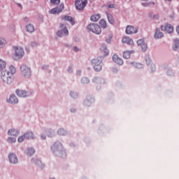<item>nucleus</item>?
<instances>
[{"instance_id":"obj_1","label":"nucleus","mask_w":179,"mask_h":179,"mask_svg":"<svg viewBox=\"0 0 179 179\" xmlns=\"http://www.w3.org/2000/svg\"><path fill=\"white\" fill-rule=\"evenodd\" d=\"M51 149L55 156L62 157V159H65V157H66V152H65L64 146L62 145V143H61V142H55L52 146Z\"/></svg>"},{"instance_id":"obj_2","label":"nucleus","mask_w":179,"mask_h":179,"mask_svg":"<svg viewBox=\"0 0 179 179\" xmlns=\"http://www.w3.org/2000/svg\"><path fill=\"white\" fill-rule=\"evenodd\" d=\"M12 76V73L8 70H4L1 73V80L6 85H10L13 82V78Z\"/></svg>"},{"instance_id":"obj_3","label":"nucleus","mask_w":179,"mask_h":179,"mask_svg":"<svg viewBox=\"0 0 179 179\" xmlns=\"http://www.w3.org/2000/svg\"><path fill=\"white\" fill-rule=\"evenodd\" d=\"M92 65L94 66V69L96 72H100L103 66V61L101 58L97 57L92 60Z\"/></svg>"},{"instance_id":"obj_4","label":"nucleus","mask_w":179,"mask_h":179,"mask_svg":"<svg viewBox=\"0 0 179 179\" xmlns=\"http://www.w3.org/2000/svg\"><path fill=\"white\" fill-rule=\"evenodd\" d=\"M87 29L89 31H92L94 34H101V28L99 24L96 23H91L88 24Z\"/></svg>"},{"instance_id":"obj_5","label":"nucleus","mask_w":179,"mask_h":179,"mask_svg":"<svg viewBox=\"0 0 179 179\" xmlns=\"http://www.w3.org/2000/svg\"><path fill=\"white\" fill-rule=\"evenodd\" d=\"M15 50V55L13 56V59L15 61H19L20 58H23V56L24 55V50L22 48H17L16 46L13 47Z\"/></svg>"},{"instance_id":"obj_6","label":"nucleus","mask_w":179,"mask_h":179,"mask_svg":"<svg viewBox=\"0 0 179 179\" xmlns=\"http://www.w3.org/2000/svg\"><path fill=\"white\" fill-rule=\"evenodd\" d=\"M20 71L24 78H29L31 76V70L26 64H22L20 66Z\"/></svg>"},{"instance_id":"obj_7","label":"nucleus","mask_w":179,"mask_h":179,"mask_svg":"<svg viewBox=\"0 0 179 179\" xmlns=\"http://www.w3.org/2000/svg\"><path fill=\"white\" fill-rule=\"evenodd\" d=\"M59 27L60 30L57 31V37H64V36H68V34H69V31H68V28H66V26L64 24L60 23Z\"/></svg>"},{"instance_id":"obj_8","label":"nucleus","mask_w":179,"mask_h":179,"mask_svg":"<svg viewBox=\"0 0 179 179\" xmlns=\"http://www.w3.org/2000/svg\"><path fill=\"white\" fill-rule=\"evenodd\" d=\"M87 4V0H76L75 5L78 10H83Z\"/></svg>"},{"instance_id":"obj_9","label":"nucleus","mask_w":179,"mask_h":179,"mask_svg":"<svg viewBox=\"0 0 179 179\" xmlns=\"http://www.w3.org/2000/svg\"><path fill=\"white\" fill-rule=\"evenodd\" d=\"M64 8H65V6H64V3H62L57 8H54L51 10H50L49 13H50V15H57V13H61V12L64 10Z\"/></svg>"},{"instance_id":"obj_10","label":"nucleus","mask_w":179,"mask_h":179,"mask_svg":"<svg viewBox=\"0 0 179 179\" xmlns=\"http://www.w3.org/2000/svg\"><path fill=\"white\" fill-rule=\"evenodd\" d=\"M161 29L162 30V31H166V33H168L169 34H171V33L174 31V27H173L172 25L170 24L162 25Z\"/></svg>"},{"instance_id":"obj_11","label":"nucleus","mask_w":179,"mask_h":179,"mask_svg":"<svg viewBox=\"0 0 179 179\" xmlns=\"http://www.w3.org/2000/svg\"><path fill=\"white\" fill-rule=\"evenodd\" d=\"M94 101V98L91 95H87L85 100H84V106L86 107H90L92 103Z\"/></svg>"},{"instance_id":"obj_12","label":"nucleus","mask_w":179,"mask_h":179,"mask_svg":"<svg viewBox=\"0 0 179 179\" xmlns=\"http://www.w3.org/2000/svg\"><path fill=\"white\" fill-rule=\"evenodd\" d=\"M136 33H138V29L132 27L131 25H128L126 27V34H136Z\"/></svg>"},{"instance_id":"obj_13","label":"nucleus","mask_w":179,"mask_h":179,"mask_svg":"<svg viewBox=\"0 0 179 179\" xmlns=\"http://www.w3.org/2000/svg\"><path fill=\"white\" fill-rule=\"evenodd\" d=\"M7 103H9L10 104H17V103H19V100L15 95L11 94L9 99H7Z\"/></svg>"},{"instance_id":"obj_14","label":"nucleus","mask_w":179,"mask_h":179,"mask_svg":"<svg viewBox=\"0 0 179 179\" xmlns=\"http://www.w3.org/2000/svg\"><path fill=\"white\" fill-rule=\"evenodd\" d=\"M8 159H9L10 163H12L13 164H17V162H18L17 157L14 153L9 154Z\"/></svg>"},{"instance_id":"obj_15","label":"nucleus","mask_w":179,"mask_h":179,"mask_svg":"<svg viewBox=\"0 0 179 179\" xmlns=\"http://www.w3.org/2000/svg\"><path fill=\"white\" fill-rule=\"evenodd\" d=\"M15 93L18 97H27V91L22 90H17Z\"/></svg>"},{"instance_id":"obj_16","label":"nucleus","mask_w":179,"mask_h":179,"mask_svg":"<svg viewBox=\"0 0 179 179\" xmlns=\"http://www.w3.org/2000/svg\"><path fill=\"white\" fill-rule=\"evenodd\" d=\"M62 20H64L66 22H71V24H75V20L71 16L68 15H62L61 17Z\"/></svg>"},{"instance_id":"obj_17","label":"nucleus","mask_w":179,"mask_h":179,"mask_svg":"<svg viewBox=\"0 0 179 179\" xmlns=\"http://www.w3.org/2000/svg\"><path fill=\"white\" fill-rule=\"evenodd\" d=\"M112 59L115 64H117V65H122L124 64V61H122L121 58L118 57V55H114Z\"/></svg>"},{"instance_id":"obj_18","label":"nucleus","mask_w":179,"mask_h":179,"mask_svg":"<svg viewBox=\"0 0 179 179\" xmlns=\"http://www.w3.org/2000/svg\"><path fill=\"white\" fill-rule=\"evenodd\" d=\"M94 83H96L97 85H104L106 83V81L104 79L100 78V77H95L93 78Z\"/></svg>"},{"instance_id":"obj_19","label":"nucleus","mask_w":179,"mask_h":179,"mask_svg":"<svg viewBox=\"0 0 179 179\" xmlns=\"http://www.w3.org/2000/svg\"><path fill=\"white\" fill-rule=\"evenodd\" d=\"M164 34L160 31V29L157 28L155 31V38H156V40H158L159 38H162V37H164Z\"/></svg>"},{"instance_id":"obj_20","label":"nucleus","mask_w":179,"mask_h":179,"mask_svg":"<svg viewBox=\"0 0 179 179\" xmlns=\"http://www.w3.org/2000/svg\"><path fill=\"white\" fill-rule=\"evenodd\" d=\"M122 43H123V44L126 43L129 44V45H132V44H134V41L132 40V38L126 36L122 40Z\"/></svg>"},{"instance_id":"obj_21","label":"nucleus","mask_w":179,"mask_h":179,"mask_svg":"<svg viewBox=\"0 0 179 179\" xmlns=\"http://www.w3.org/2000/svg\"><path fill=\"white\" fill-rule=\"evenodd\" d=\"M8 134L12 136H17L19 135V131H17L15 129H11L8 130Z\"/></svg>"},{"instance_id":"obj_22","label":"nucleus","mask_w":179,"mask_h":179,"mask_svg":"<svg viewBox=\"0 0 179 179\" xmlns=\"http://www.w3.org/2000/svg\"><path fill=\"white\" fill-rule=\"evenodd\" d=\"M100 50H101V51L104 52L105 55H108L109 51H108V49L107 48V45L106 44L101 45Z\"/></svg>"},{"instance_id":"obj_23","label":"nucleus","mask_w":179,"mask_h":179,"mask_svg":"<svg viewBox=\"0 0 179 179\" xmlns=\"http://www.w3.org/2000/svg\"><path fill=\"white\" fill-rule=\"evenodd\" d=\"M57 134H59L60 136H65V135H68V131L64 129H59L57 130Z\"/></svg>"},{"instance_id":"obj_24","label":"nucleus","mask_w":179,"mask_h":179,"mask_svg":"<svg viewBox=\"0 0 179 179\" xmlns=\"http://www.w3.org/2000/svg\"><path fill=\"white\" fill-rule=\"evenodd\" d=\"M26 29L29 33H34V26L33 24L27 25Z\"/></svg>"},{"instance_id":"obj_25","label":"nucleus","mask_w":179,"mask_h":179,"mask_svg":"<svg viewBox=\"0 0 179 179\" xmlns=\"http://www.w3.org/2000/svg\"><path fill=\"white\" fill-rule=\"evenodd\" d=\"M174 43H175V44L173 46V50L174 51H178L179 50V40L175 39Z\"/></svg>"},{"instance_id":"obj_26","label":"nucleus","mask_w":179,"mask_h":179,"mask_svg":"<svg viewBox=\"0 0 179 179\" xmlns=\"http://www.w3.org/2000/svg\"><path fill=\"white\" fill-rule=\"evenodd\" d=\"M24 136L26 139H34V135L32 132H27L25 134H24Z\"/></svg>"},{"instance_id":"obj_27","label":"nucleus","mask_w":179,"mask_h":179,"mask_svg":"<svg viewBox=\"0 0 179 179\" xmlns=\"http://www.w3.org/2000/svg\"><path fill=\"white\" fill-rule=\"evenodd\" d=\"M6 68V62L3 59H0V72L1 71H3Z\"/></svg>"},{"instance_id":"obj_28","label":"nucleus","mask_w":179,"mask_h":179,"mask_svg":"<svg viewBox=\"0 0 179 179\" xmlns=\"http://www.w3.org/2000/svg\"><path fill=\"white\" fill-rule=\"evenodd\" d=\"M131 65H134L135 68H137L138 69H142L143 68V64L141 63H135L134 62H131Z\"/></svg>"},{"instance_id":"obj_29","label":"nucleus","mask_w":179,"mask_h":179,"mask_svg":"<svg viewBox=\"0 0 179 179\" xmlns=\"http://www.w3.org/2000/svg\"><path fill=\"white\" fill-rule=\"evenodd\" d=\"M92 22H97L100 19V14H95L91 17Z\"/></svg>"},{"instance_id":"obj_30","label":"nucleus","mask_w":179,"mask_h":179,"mask_svg":"<svg viewBox=\"0 0 179 179\" xmlns=\"http://www.w3.org/2000/svg\"><path fill=\"white\" fill-rule=\"evenodd\" d=\"M6 45V40L5 38L0 37V48H3Z\"/></svg>"},{"instance_id":"obj_31","label":"nucleus","mask_w":179,"mask_h":179,"mask_svg":"<svg viewBox=\"0 0 179 179\" xmlns=\"http://www.w3.org/2000/svg\"><path fill=\"white\" fill-rule=\"evenodd\" d=\"M45 132L49 138H52V136H54V131H52V129H48Z\"/></svg>"},{"instance_id":"obj_32","label":"nucleus","mask_w":179,"mask_h":179,"mask_svg":"<svg viewBox=\"0 0 179 179\" xmlns=\"http://www.w3.org/2000/svg\"><path fill=\"white\" fill-rule=\"evenodd\" d=\"M107 19L110 24H114V17L111 14H107Z\"/></svg>"},{"instance_id":"obj_33","label":"nucleus","mask_w":179,"mask_h":179,"mask_svg":"<svg viewBox=\"0 0 179 179\" xmlns=\"http://www.w3.org/2000/svg\"><path fill=\"white\" fill-rule=\"evenodd\" d=\"M99 24L102 29H107V22L104 20H101L99 22Z\"/></svg>"},{"instance_id":"obj_34","label":"nucleus","mask_w":179,"mask_h":179,"mask_svg":"<svg viewBox=\"0 0 179 179\" xmlns=\"http://www.w3.org/2000/svg\"><path fill=\"white\" fill-rule=\"evenodd\" d=\"M123 58H125V59H129V58H131V52H129V51L124 52Z\"/></svg>"},{"instance_id":"obj_35","label":"nucleus","mask_w":179,"mask_h":179,"mask_svg":"<svg viewBox=\"0 0 179 179\" xmlns=\"http://www.w3.org/2000/svg\"><path fill=\"white\" fill-rule=\"evenodd\" d=\"M9 72L11 73V76H13V74L16 73V68L13 66H10L9 67Z\"/></svg>"},{"instance_id":"obj_36","label":"nucleus","mask_w":179,"mask_h":179,"mask_svg":"<svg viewBox=\"0 0 179 179\" xmlns=\"http://www.w3.org/2000/svg\"><path fill=\"white\" fill-rule=\"evenodd\" d=\"M89 82H90V80L86 77H84L81 79V83H83V85H87Z\"/></svg>"},{"instance_id":"obj_37","label":"nucleus","mask_w":179,"mask_h":179,"mask_svg":"<svg viewBox=\"0 0 179 179\" xmlns=\"http://www.w3.org/2000/svg\"><path fill=\"white\" fill-rule=\"evenodd\" d=\"M36 152V150L34 148H29L28 149L27 155L28 156H33L34 153Z\"/></svg>"},{"instance_id":"obj_38","label":"nucleus","mask_w":179,"mask_h":179,"mask_svg":"<svg viewBox=\"0 0 179 179\" xmlns=\"http://www.w3.org/2000/svg\"><path fill=\"white\" fill-rule=\"evenodd\" d=\"M140 47H141L142 51H143L144 52H145V51H146L148 50V44H146V43L141 45Z\"/></svg>"},{"instance_id":"obj_39","label":"nucleus","mask_w":179,"mask_h":179,"mask_svg":"<svg viewBox=\"0 0 179 179\" xmlns=\"http://www.w3.org/2000/svg\"><path fill=\"white\" fill-rule=\"evenodd\" d=\"M8 142L9 143H15V142H16V138L15 137H9L8 138Z\"/></svg>"},{"instance_id":"obj_40","label":"nucleus","mask_w":179,"mask_h":179,"mask_svg":"<svg viewBox=\"0 0 179 179\" xmlns=\"http://www.w3.org/2000/svg\"><path fill=\"white\" fill-rule=\"evenodd\" d=\"M50 3L53 5H59L61 3V0H50Z\"/></svg>"},{"instance_id":"obj_41","label":"nucleus","mask_w":179,"mask_h":179,"mask_svg":"<svg viewBox=\"0 0 179 179\" xmlns=\"http://www.w3.org/2000/svg\"><path fill=\"white\" fill-rule=\"evenodd\" d=\"M70 95L71 97H72L73 99H78V93L75 92H70Z\"/></svg>"},{"instance_id":"obj_42","label":"nucleus","mask_w":179,"mask_h":179,"mask_svg":"<svg viewBox=\"0 0 179 179\" xmlns=\"http://www.w3.org/2000/svg\"><path fill=\"white\" fill-rule=\"evenodd\" d=\"M36 164L39 166V167H41V169H44V167H45V165L43 164V162H41V161H40V160H37L36 161Z\"/></svg>"},{"instance_id":"obj_43","label":"nucleus","mask_w":179,"mask_h":179,"mask_svg":"<svg viewBox=\"0 0 179 179\" xmlns=\"http://www.w3.org/2000/svg\"><path fill=\"white\" fill-rule=\"evenodd\" d=\"M143 44H145V40L143 39H139L137 41V45H138V47H141V45H143Z\"/></svg>"},{"instance_id":"obj_44","label":"nucleus","mask_w":179,"mask_h":179,"mask_svg":"<svg viewBox=\"0 0 179 179\" xmlns=\"http://www.w3.org/2000/svg\"><path fill=\"white\" fill-rule=\"evenodd\" d=\"M113 39V34H110L106 39V43L110 44L111 43V40Z\"/></svg>"},{"instance_id":"obj_45","label":"nucleus","mask_w":179,"mask_h":179,"mask_svg":"<svg viewBox=\"0 0 179 179\" xmlns=\"http://www.w3.org/2000/svg\"><path fill=\"white\" fill-rule=\"evenodd\" d=\"M38 43H37V42H35V41H32V42H31V47H32V48H36V47H38Z\"/></svg>"},{"instance_id":"obj_46","label":"nucleus","mask_w":179,"mask_h":179,"mask_svg":"<svg viewBox=\"0 0 179 179\" xmlns=\"http://www.w3.org/2000/svg\"><path fill=\"white\" fill-rule=\"evenodd\" d=\"M145 62L147 65H150V64L152 62V60L150 59V57H145Z\"/></svg>"},{"instance_id":"obj_47","label":"nucleus","mask_w":179,"mask_h":179,"mask_svg":"<svg viewBox=\"0 0 179 179\" xmlns=\"http://www.w3.org/2000/svg\"><path fill=\"white\" fill-rule=\"evenodd\" d=\"M26 138V137H24V134L23 136H21L18 138V142L22 143L23 142V141H24V139Z\"/></svg>"},{"instance_id":"obj_48","label":"nucleus","mask_w":179,"mask_h":179,"mask_svg":"<svg viewBox=\"0 0 179 179\" xmlns=\"http://www.w3.org/2000/svg\"><path fill=\"white\" fill-rule=\"evenodd\" d=\"M151 71L152 72H155L156 71V65L155 64H151Z\"/></svg>"},{"instance_id":"obj_49","label":"nucleus","mask_w":179,"mask_h":179,"mask_svg":"<svg viewBox=\"0 0 179 179\" xmlns=\"http://www.w3.org/2000/svg\"><path fill=\"white\" fill-rule=\"evenodd\" d=\"M68 72H69V73H72V72H73V69H72L71 66H69L68 68Z\"/></svg>"},{"instance_id":"obj_50","label":"nucleus","mask_w":179,"mask_h":179,"mask_svg":"<svg viewBox=\"0 0 179 179\" xmlns=\"http://www.w3.org/2000/svg\"><path fill=\"white\" fill-rule=\"evenodd\" d=\"M166 73H167L168 76H172L173 71L171 70H169Z\"/></svg>"},{"instance_id":"obj_51","label":"nucleus","mask_w":179,"mask_h":179,"mask_svg":"<svg viewBox=\"0 0 179 179\" xmlns=\"http://www.w3.org/2000/svg\"><path fill=\"white\" fill-rule=\"evenodd\" d=\"M108 8H110V9H113V8H115V5H114V4H110V5L108 6Z\"/></svg>"},{"instance_id":"obj_52","label":"nucleus","mask_w":179,"mask_h":179,"mask_svg":"<svg viewBox=\"0 0 179 179\" xmlns=\"http://www.w3.org/2000/svg\"><path fill=\"white\" fill-rule=\"evenodd\" d=\"M73 51H75V52H78V51H79V48H78L77 47H74Z\"/></svg>"},{"instance_id":"obj_53","label":"nucleus","mask_w":179,"mask_h":179,"mask_svg":"<svg viewBox=\"0 0 179 179\" xmlns=\"http://www.w3.org/2000/svg\"><path fill=\"white\" fill-rule=\"evenodd\" d=\"M24 22H25L26 23H29V18L24 17Z\"/></svg>"},{"instance_id":"obj_54","label":"nucleus","mask_w":179,"mask_h":179,"mask_svg":"<svg viewBox=\"0 0 179 179\" xmlns=\"http://www.w3.org/2000/svg\"><path fill=\"white\" fill-rule=\"evenodd\" d=\"M71 113H76V110L75 109V108H72L71 109Z\"/></svg>"},{"instance_id":"obj_55","label":"nucleus","mask_w":179,"mask_h":179,"mask_svg":"<svg viewBox=\"0 0 179 179\" xmlns=\"http://www.w3.org/2000/svg\"><path fill=\"white\" fill-rule=\"evenodd\" d=\"M41 138L44 141V139H45V135H41Z\"/></svg>"},{"instance_id":"obj_56","label":"nucleus","mask_w":179,"mask_h":179,"mask_svg":"<svg viewBox=\"0 0 179 179\" xmlns=\"http://www.w3.org/2000/svg\"><path fill=\"white\" fill-rule=\"evenodd\" d=\"M113 72H115V73H117L118 72V69H113Z\"/></svg>"},{"instance_id":"obj_57","label":"nucleus","mask_w":179,"mask_h":179,"mask_svg":"<svg viewBox=\"0 0 179 179\" xmlns=\"http://www.w3.org/2000/svg\"><path fill=\"white\" fill-rule=\"evenodd\" d=\"M80 73H82L80 70L77 71V75H80Z\"/></svg>"},{"instance_id":"obj_58","label":"nucleus","mask_w":179,"mask_h":179,"mask_svg":"<svg viewBox=\"0 0 179 179\" xmlns=\"http://www.w3.org/2000/svg\"><path fill=\"white\" fill-rule=\"evenodd\" d=\"M176 31H177L178 34H179V26L177 27V28H176Z\"/></svg>"},{"instance_id":"obj_59","label":"nucleus","mask_w":179,"mask_h":179,"mask_svg":"<svg viewBox=\"0 0 179 179\" xmlns=\"http://www.w3.org/2000/svg\"><path fill=\"white\" fill-rule=\"evenodd\" d=\"M18 6H20V8H22V4L18 3Z\"/></svg>"},{"instance_id":"obj_60","label":"nucleus","mask_w":179,"mask_h":179,"mask_svg":"<svg viewBox=\"0 0 179 179\" xmlns=\"http://www.w3.org/2000/svg\"><path fill=\"white\" fill-rule=\"evenodd\" d=\"M168 1H171V0H168Z\"/></svg>"}]
</instances>
